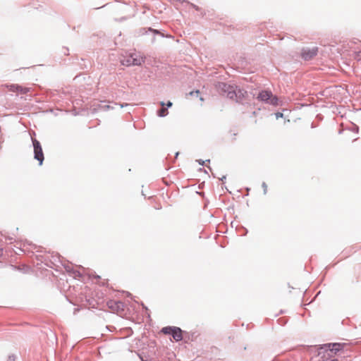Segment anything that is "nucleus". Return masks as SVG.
Listing matches in <instances>:
<instances>
[{
    "label": "nucleus",
    "mask_w": 361,
    "mask_h": 361,
    "mask_svg": "<svg viewBox=\"0 0 361 361\" xmlns=\"http://www.w3.org/2000/svg\"><path fill=\"white\" fill-rule=\"evenodd\" d=\"M344 343H329L324 344L318 349V361H338V359L333 358L334 355L343 349Z\"/></svg>",
    "instance_id": "f257e3e1"
},
{
    "label": "nucleus",
    "mask_w": 361,
    "mask_h": 361,
    "mask_svg": "<svg viewBox=\"0 0 361 361\" xmlns=\"http://www.w3.org/2000/svg\"><path fill=\"white\" fill-rule=\"evenodd\" d=\"M30 134L34 149V159L37 160L39 161V165L41 166L44 160V152L41 143L36 138L33 137V136L36 135L35 131L30 133Z\"/></svg>",
    "instance_id": "f03ea898"
},
{
    "label": "nucleus",
    "mask_w": 361,
    "mask_h": 361,
    "mask_svg": "<svg viewBox=\"0 0 361 361\" xmlns=\"http://www.w3.org/2000/svg\"><path fill=\"white\" fill-rule=\"evenodd\" d=\"M257 99L273 106L279 105V98L274 95L270 90H262L257 95Z\"/></svg>",
    "instance_id": "7ed1b4c3"
},
{
    "label": "nucleus",
    "mask_w": 361,
    "mask_h": 361,
    "mask_svg": "<svg viewBox=\"0 0 361 361\" xmlns=\"http://www.w3.org/2000/svg\"><path fill=\"white\" fill-rule=\"evenodd\" d=\"M145 57L138 53H132L121 61V63L126 66H141L145 63Z\"/></svg>",
    "instance_id": "20e7f679"
},
{
    "label": "nucleus",
    "mask_w": 361,
    "mask_h": 361,
    "mask_svg": "<svg viewBox=\"0 0 361 361\" xmlns=\"http://www.w3.org/2000/svg\"><path fill=\"white\" fill-rule=\"evenodd\" d=\"M236 86L228 84L226 82H219L217 85V88L219 92L224 95L227 97L231 99H233L235 94V89Z\"/></svg>",
    "instance_id": "39448f33"
},
{
    "label": "nucleus",
    "mask_w": 361,
    "mask_h": 361,
    "mask_svg": "<svg viewBox=\"0 0 361 361\" xmlns=\"http://www.w3.org/2000/svg\"><path fill=\"white\" fill-rule=\"evenodd\" d=\"M164 334L172 336L173 338L176 341H180L183 340V331L180 327L167 326L163 327L161 330Z\"/></svg>",
    "instance_id": "423d86ee"
},
{
    "label": "nucleus",
    "mask_w": 361,
    "mask_h": 361,
    "mask_svg": "<svg viewBox=\"0 0 361 361\" xmlns=\"http://www.w3.org/2000/svg\"><path fill=\"white\" fill-rule=\"evenodd\" d=\"M318 53V48L314 47L310 48H303L301 51V57L305 61H310L313 59Z\"/></svg>",
    "instance_id": "0eeeda50"
},
{
    "label": "nucleus",
    "mask_w": 361,
    "mask_h": 361,
    "mask_svg": "<svg viewBox=\"0 0 361 361\" xmlns=\"http://www.w3.org/2000/svg\"><path fill=\"white\" fill-rule=\"evenodd\" d=\"M235 92L236 96H235L233 99H235V102L238 103L243 104L244 99L247 94V92L243 89L238 88L237 87L235 89Z\"/></svg>",
    "instance_id": "6e6552de"
},
{
    "label": "nucleus",
    "mask_w": 361,
    "mask_h": 361,
    "mask_svg": "<svg viewBox=\"0 0 361 361\" xmlns=\"http://www.w3.org/2000/svg\"><path fill=\"white\" fill-rule=\"evenodd\" d=\"M109 308L114 311H120L123 310V303L121 301H110L108 302Z\"/></svg>",
    "instance_id": "1a4fd4ad"
},
{
    "label": "nucleus",
    "mask_w": 361,
    "mask_h": 361,
    "mask_svg": "<svg viewBox=\"0 0 361 361\" xmlns=\"http://www.w3.org/2000/svg\"><path fill=\"white\" fill-rule=\"evenodd\" d=\"M161 108L157 110V116L159 117H165L168 114V109L165 108V103L164 102H160Z\"/></svg>",
    "instance_id": "9d476101"
},
{
    "label": "nucleus",
    "mask_w": 361,
    "mask_h": 361,
    "mask_svg": "<svg viewBox=\"0 0 361 361\" xmlns=\"http://www.w3.org/2000/svg\"><path fill=\"white\" fill-rule=\"evenodd\" d=\"M64 268H65V269H66V271L67 272L73 273V276L74 278L80 277L81 276L80 273L78 271H74L73 267H71V265H70V264H65L64 265Z\"/></svg>",
    "instance_id": "9b49d317"
},
{
    "label": "nucleus",
    "mask_w": 361,
    "mask_h": 361,
    "mask_svg": "<svg viewBox=\"0 0 361 361\" xmlns=\"http://www.w3.org/2000/svg\"><path fill=\"white\" fill-rule=\"evenodd\" d=\"M142 30L145 31V33L150 32H152L154 35H159L162 37H165V35L163 33H161V31L159 30L153 29L152 27L142 28Z\"/></svg>",
    "instance_id": "f8f14e48"
},
{
    "label": "nucleus",
    "mask_w": 361,
    "mask_h": 361,
    "mask_svg": "<svg viewBox=\"0 0 361 361\" xmlns=\"http://www.w3.org/2000/svg\"><path fill=\"white\" fill-rule=\"evenodd\" d=\"M6 88L11 92H18L20 88V85L17 84H6Z\"/></svg>",
    "instance_id": "ddd939ff"
},
{
    "label": "nucleus",
    "mask_w": 361,
    "mask_h": 361,
    "mask_svg": "<svg viewBox=\"0 0 361 361\" xmlns=\"http://www.w3.org/2000/svg\"><path fill=\"white\" fill-rule=\"evenodd\" d=\"M27 246H31L32 247H35V245H32V243H28L27 242L24 243L22 247L18 248L19 252H25L27 251L28 247Z\"/></svg>",
    "instance_id": "4468645a"
},
{
    "label": "nucleus",
    "mask_w": 361,
    "mask_h": 361,
    "mask_svg": "<svg viewBox=\"0 0 361 361\" xmlns=\"http://www.w3.org/2000/svg\"><path fill=\"white\" fill-rule=\"evenodd\" d=\"M30 91V88L28 87H23L20 85L19 90L18 92H20L21 94H27Z\"/></svg>",
    "instance_id": "2eb2a0df"
},
{
    "label": "nucleus",
    "mask_w": 361,
    "mask_h": 361,
    "mask_svg": "<svg viewBox=\"0 0 361 361\" xmlns=\"http://www.w3.org/2000/svg\"><path fill=\"white\" fill-rule=\"evenodd\" d=\"M262 187L263 188V192H264V194L266 195L267 192V185L265 182H263L262 183Z\"/></svg>",
    "instance_id": "dca6fc26"
},
{
    "label": "nucleus",
    "mask_w": 361,
    "mask_h": 361,
    "mask_svg": "<svg viewBox=\"0 0 361 361\" xmlns=\"http://www.w3.org/2000/svg\"><path fill=\"white\" fill-rule=\"evenodd\" d=\"M196 161L198 162L200 165L204 166L205 162H210V160L207 159L206 161H203L202 159H197Z\"/></svg>",
    "instance_id": "f3484780"
},
{
    "label": "nucleus",
    "mask_w": 361,
    "mask_h": 361,
    "mask_svg": "<svg viewBox=\"0 0 361 361\" xmlns=\"http://www.w3.org/2000/svg\"><path fill=\"white\" fill-rule=\"evenodd\" d=\"M200 94V91L199 90H195V91H192L190 92V95L191 96H198Z\"/></svg>",
    "instance_id": "a211bd4d"
},
{
    "label": "nucleus",
    "mask_w": 361,
    "mask_h": 361,
    "mask_svg": "<svg viewBox=\"0 0 361 361\" xmlns=\"http://www.w3.org/2000/svg\"><path fill=\"white\" fill-rule=\"evenodd\" d=\"M16 356L15 355H10L8 357V361H15Z\"/></svg>",
    "instance_id": "6ab92c4d"
},
{
    "label": "nucleus",
    "mask_w": 361,
    "mask_h": 361,
    "mask_svg": "<svg viewBox=\"0 0 361 361\" xmlns=\"http://www.w3.org/2000/svg\"><path fill=\"white\" fill-rule=\"evenodd\" d=\"M283 116V113H281V112L276 113V119H279V118H282Z\"/></svg>",
    "instance_id": "aec40b11"
},
{
    "label": "nucleus",
    "mask_w": 361,
    "mask_h": 361,
    "mask_svg": "<svg viewBox=\"0 0 361 361\" xmlns=\"http://www.w3.org/2000/svg\"><path fill=\"white\" fill-rule=\"evenodd\" d=\"M165 105H166V106H167L166 108L168 109V108L172 106L173 103L171 101H168L167 103L165 104Z\"/></svg>",
    "instance_id": "412c9836"
},
{
    "label": "nucleus",
    "mask_w": 361,
    "mask_h": 361,
    "mask_svg": "<svg viewBox=\"0 0 361 361\" xmlns=\"http://www.w3.org/2000/svg\"><path fill=\"white\" fill-rule=\"evenodd\" d=\"M190 5H191V6H192V8H194L196 11H199V10H200L199 6H196V5L193 4H190Z\"/></svg>",
    "instance_id": "4be33fe9"
},
{
    "label": "nucleus",
    "mask_w": 361,
    "mask_h": 361,
    "mask_svg": "<svg viewBox=\"0 0 361 361\" xmlns=\"http://www.w3.org/2000/svg\"><path fill=\"white\" fill-rule=\"evenodd\" d=\"M353 131L356 133H358L359 131V127L357 126H355L354 128H353Z\"/></svg>",
    "instance_id": "5701e85b"
},
{
    "label": "nucleus",
    "mask_w": 361,
    "mask_h": 361,
    "mask_svg": "<svg viewBox=\"0 0 361 361\" xmlns=\"http://www.w3.org/2000/svg\"><path fill=\"white\" fill-rule=\"evenodd\" d=\"M226 178V176H223L220 178V180L224 181Z\"/></svg>",
    "instance_id": "b1692460"
},
{
    "label": "nucleus",
    "mask_w": 361,
    "mask_h": 361,
    "mask_svg": "<svg viewBox=\"0 0 361 361\" xmlns=\"http://www.w3.org/2000/svg\"><path fill=\"white\" fill-rule=\"evenodd\" d=\"M125 106H128V104H121V108L124 107Z\"/></svg>",
    "instance_id": "393cba45"
},
{
    "label": "nucleus",
    "mask_w": 361,
    "mask_h": 361,
    "mask_svg": "<svg viewBox=\"0 0 361 361\" xmlns=\"http://www.w3.org/2000/svg\"><path fill=\"white\" fill-rule=\"evenodd\" d=\"M315 127H316V126L314 125V123H312V124H311V128H315Z\"/></svg>",
    "instance_id": "a878e982"
},
{
    "label": "nucleus",
    "mask_w": 361,
    "mask_h": 361,
    "mask_svg": "<svg viewBox=\"0 0 361 361\" xmlns=\"http://www.w3.org/2000/svg\"><path fill=\"white\" fill-rule=\"evenodd\" d=\"M200 171H204L205 173H207V171L205 169H203L202 168L200 169Z\"/></svg>",
    "instance_id": "bb28decb"
},
{
    "label": "nucleus",
    "mask_w": 361,
    "mask_h": 361,
    "mask_svg": "<svg viewBox=\"0 0 361 361\" xmlns=\"http://www.w3.org/2000/svg\"><path fill=\"white\" fill-rule=\"evenodd\" d=\"M2 255V249H0V256Z\"/></svg>",
    "instance_id": "cd10ccee"
},
{
    "label": "nucleus",
    "mask_w": 361,
    "mask_h": 361,
    "mask_svg": "<svg viewBox=\"0 0 361 361\" xmlns=\"http://www.w3.org/2000/svg\"><path fill=\"white\" fill-rule=\"evenodd\" d=\"M178 154H179V153H178V152H176V158L178 157Z\"/></svg>",
    "instance_id": "c85d7f7f"
},
{
    "label": "nucleus",
    "mask_w": 361,
    "mask_h": 361,
    "mask_svg": "<svg viewBox=\"0 0 361 361\" xmlns=\"http://www.w3.org/2000/svg\"><path fill=\"white\" fill-rule=\"evenodd\" d=\"M154 40H155V38H154V37H153V39H152V42H154Z\"/></svg>",
    "instance_id": "c756f323"
},
{
    "label": "nucleus",
    "mask_w": 361,
    "mask_h": 361,
    "mask_svg": "<svg viewBox=\"0 0 361 361\" xmlns=\"http://www.w3.org/2000/svg\"><path fill=\"white\" fill-rule=\"evenodd\" d=\"M246 190H247V192H249V190H250V188H246Z\"/></svg>",
    "instance_id": "7c9ffc66"
},
{
    "label": "nucleus",
    "mask_w": 361,
    "mask_h": 361,
    "mask_svg": "<svg viewBox=\"0 0 361 361\" xmlns=\"http://www.w3.org/2000/svg\"><path fill=\"white\" fill-rule=\"evenodd\" d=\"M209 169L212 171V168L210 166H208Z\"/></svg>",
    "instance_id": "2f4dec72"
}]
</instances>
